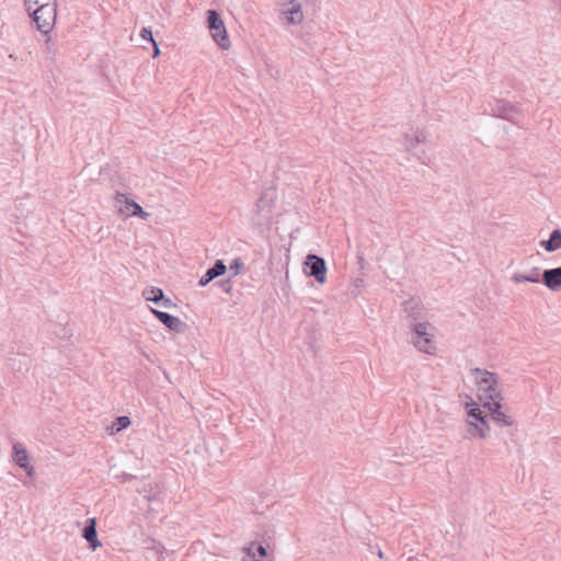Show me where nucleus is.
Instances as JSON below:
<instances>
[{
	"label": "nucleus",
	"instance_id": "obj_1",
	"mask_svg": "<svg viewBox=\"0 0 561 561\" xmlns=\"http://www.w3.org/2000/svg\"><path fill=\"white\" fill-rule=\"evenodd\" d=\"M471 374L478 386L479 399L490 411L492 420L500 426L512 425V417L502 411L503 397L499 388L497 375L481 368L471 369Z\"/></svg>",
	"mask_w": 561,
	"mask_h": 561
},
{
	"label": "nucleus",
	"instance_id": "obj_2",
	"mask_svg": "<svg viewBox=\"0 0 561 561\" xmlns=\"http://www.w3.org/2000/svg\"><path fill=\"white\" fill-rule=\"evenodd\" d=\"M411 343L423 353L433 354L436 350L434 327L427 322L411 323Z\"/></svg>",
	"mask_w": 561,
	"mask_h": 561
},
{
	"label": "nucleus",
	"instance_id": "obj_3",
	"mask_svg": "<svg viewBox=\"0 0 561 561\" xmlns=\"http://www.w3.org/2000/svg\"><path fill=\"white\" fill-rule=\"evenodd\" d=\"M276 199V192L270 187L262 192L255 205L253 222L257 227L267 226L272 220V210Z\"/></svg>",
	"mask_w": 561,
	"mask_h": 561
},
{
	"label": "nucleus",
	"instance_id": "obj_4",
	"mask_svg": "<svg viewBox=\"0 0 561 561\" xmlns=\"http://www.w3.org/2000/svg\"><path fill=\"white\" fill-rule=\"evenodd\" d=\"M57 2L48 3L47 5L34 7L28 14L32 16L36 24V28L47 35L56 22Z\"/></svg>",
	"mask_w": 561,
	"mask_h": 561
},
{
	"label": "nucleus",
	"instance_id": "obj_5",
	"mask_svg": "<svg viewBox=\"0 0 561 561\" xmlns=\"http://www.w3.org/2000/svg\"><path fill=\"white\" fill-rule=\"evenodd\" d=\"M207 26L214 41L220 46V48L227 50L231 44L226 31V26L220 14L216 10L207 11Z\"/></svg>",
	"mask_w": 561,
	"mask_h": 561
},
{
	"label": "nucleus",
	"instance_id": "obj_6",
	"mask_svg": "<svg viewBox=\"0 0 561 561\" xmlns=\"http://www.w3.org/2000/svg\"><path fill=\"white\" fill-rule=\"evenodd\" d=\"M305 273L313 277L319 284L327 280V264L323 257L309 253L304 262Z\"/></svg>",
	"mask_w": 561,
	"mask_h": 561
},
{
	"label": "nucleus",
	"instance_id": "obj_7",
	"mask_svg": "<svg viewBox=\"0 0 561 561\" xmlns=\"http://www.w3.org/2000/svg\"><path fill=\"white\" fill-rule=\"evenodd\" d=\"M153 316L170 331L175 333H184L186 324L178 317L158 309L150 308Z\"/></svg>",
	"mask_w": 561,
	"mask_h": 561
},
{
	"label": "nucleus",
	"instance_id": "obj_8",
	"mask_svg": "<svg viewBox=\"0 0 561 561\" xmlns=\"http://www.w3.org/2000/svg\"><path fill=\"white\" fill-rule=\"evenodd\" d=\"M115 199L118 204H125V209L121 208V211H127L128 216H136L144 220L148 219L150 216V214L144 210V208L138 203L129 199L126 194L117 193Z\"/></svg>",
	"mask_w": 561,
	"mask_h": 561
},
{
	"label": "nucleus",
	"instance_id": "obj_9",
	"mask_svg": "<svg viewBox=\"0 0 561 561\" xmlns=\"http://www.w3.org/2000/svg\"><path fill=\"white\" fill-rule=\"evenodd\" d=\"M244 556L241 561H264L267 558L266 547L261 542L251 541L244 549Z\"/></svg>",
	"mask_w": 561,
	"mask_h": 561
},
{
	"label": "nucleus",
	"instance_id": "obj_10",
	"mask_svg": "<svg viewBox=\"0 0 561 561\" xmlns=\"http://www.w3.org/2000/svg\"><path fill=\"white\" fill-rule=\"evenodd\" d=\"M13 459L20 468L25 470L28 477L34 474V468L28 462L27 451L21 443L13 445Z\"/></svg>",
	"mask_w": 561,
	"mask_h": 561
},
{
	"label": "nucleus",
	"instance_id": "obj_11",
	"mask_svg": "<svg viewBox=\"0 0 561 561\" xmlns=\"http://www.w3.org/2000/svg\"><path fill=\"white\" fill-rule=\"evenodd\" d=\"M82 537L88 541L89 547L94 551L102 546L98 538L96 518H89L82 529Z\"/></svg>",
	"mask_w": 561,
	"mask_h": 561
},
{
	"label": "nucleus",
	"instance_id": "obj_12",
	"mask_svg": "<svg viewBox=\"0 0 561 561\" xmlns=\"http://www.w3.org/2000/svg\"><path fill=\"white\" fill-rule=\"evenodd\" d=\"M542 283L547 288L552 291H558L561 289V266L545 270L542 275Z\"/></svg>",
	"mask_w": 561,
	"mask_h": 561
},
{
	"label": "nucleus",
	"instance_id": "obj_13",
	"mask_svg": "<svg viewBox=\"0 0 561 561\" xmlns=\"http://www.w3.org/2000/svg\"><path fill=\"white\" fill-rule=\"evenodd\" d=\"M403 312L412 321H417L423 318V308L421 301L417 298H410L403 302Z\"/></svg>",
	"mask_w": 561,
	"mask_h": 561
},
{
	"label": "nucleus",
	"instance_id": "obj_14",
	"mask_svg": "<svg viewBox=\"0 0 561 561\" xmlns=\"http://www.w3.org/2000/svg\"><path fill=\"white\" fill-rule=\"evenodd\" d=\"M289 3L291 7L287 10H284L282 14H284L285 20L288 24H299L304 20V13L301 10V4L296 2L295 0H290Z\"/></svg>",
	"mask_w": 561,
	"mask_h": 561
},
{
	"label": "nucleus",
	"instance_id": "obj_15",
	"mask_svg": "<svg viewBox=\"0 0 561 561\" xmlns=\"http://www.w3.org/2000/svg\"><path fill=\"white\" fill-rule=\"evenodd\" d=\"M492 112L494 116L513 122V114L518 113V108L502 101H497L495 106L492 107Z\"/></svg>",
	"mask_w": 561,
	"mask_h": 561
},
{
	"label": "nucleus",
	"instance_id": "obj_16",
	"mask_svg": "<svg viewBox=\"0 0 561 561\" xmlns=\"http://www.w3.org/2000/svg\"><path fill=\"white\" fill-rule=\"evenodd\" d=\"M542 248L547 252H554L561 248V230L554 229L548 240L541 241Z\"/></svg>",
	"mask_w": 561,
	"mask_h": 561
},
{
	"label": "nucleus",
	"instance_id": "obj_17",
	"mask_svg": "<svg viewBox=\"0 0 561 561\" xmlns=\"http://www.w3.org/2000/svg\"><path fill=\"white\" fill-rule=\"evenodd\" d=\"M511 279L514 283L528 282L534 284H537L542 280L538 267H534L529 274L514 273Z\"/></svg>",
	"mask_w": 561,
	"mask_h": 561
},
{
	"label": "nucleus",
	"instance_id": "obj_18",
	"mask_svg": "<svg viewBox=\"0 0 561 561\" xmlns=\"http://www.w3.org/2000/svg\"><path fill=\"white\" fill-rule=\"evenodd\" d=\"M469 426L470 435H477L480 438H485L488 436V432L490 431L488 417L478 423L469 422Z\"/></svg>",
	"mask_w": 561,
	"mask_h": 561
},
{
	"label": "nucleus",
	"instance_id": "obj_19",
	"mask_svg": "<svg viewBox=\"0 0 561 561\" xmlns=\"http://www.w3.org/2000/svg\"><path fill=\"white\" fill-rule=\"evenodd\" d=\"M227 266L222 260H217L214 265L206 271L208 277L214 280L216 277L221 276L226 273Z\"/></svg>",
	"mask_w": 561,
	"mask_h": 561
},
{
	"label": "nucleus",
	"instance_id": "obj_20",
	"mask_svg": "<svg viewBox=\"0 0 561 561\" xmlns=\"http://www.w3.org/2000/svg\"><path fill=\"white\" fill-rule=\"evenodd\" d=\"M149 293L150 295H147V291H144V297L146 298V300L151 301L156 305H160L164 297L163 290L159 287H151Z\"/></svg>",
	"mask_w": 561,
	"mask_h": 561
},
{
	"label": "nucleus",
	"instance_id": "obj_21",
	"mask_svg": "<svg viewBox=\"0 0 561 561\" xmlns=\"http://www.w3.org/2000/svg\"><path fill=\"white\" fill-rule=\"evenodd\" d=\"M130 425V419L126 415L118 416L111 425V434L118 433Z\"/></svg>",
	"mask_w": 561,
	"mask_h": 561
},
{
	"label": "nucleus",
	"instance_id": "obj_22",
	"mask_svg": "<svg viewBox=\"0 0 561 561\" xmlns=\"http://www.w3.org/2000/svg\"><path fill=\"white\" fill-rule=\"evenodd\" d=\"M467 414L470 419H473L477 422L486 419V415L483 414V412L480 410L479 405L476 402H472L471 404L467 405Z\"/></svg>",
	"mask_w": 561,
	"mask_h": 561
},
{
	"label": "nucleus",
	"instance_id": "obj_23",
	"mask_svg": "<svg viewBox=\"0 0 561 561\" xmlns=\"http://www.w3.org/2000/svg\"><path fill=\"white\" fill-rule=\"evenodd\" d=\"M425 138L426 137H425L423 131L416 133L415 136L413 138H411V139L407 137V149L408 150H412L419 144L425 141Z\"/></svg>",
	"mask_w": 561,
	"mask_h": 561
},
{
	"label": "nucleus",
	"instance_id": "obj_24",
	"mask_svg": "<svg viewBox=\"0 0 561 561\" xmlns=\"http://www.w3.org/2000/svg\"><path fill=\"white\" fill-rule=\"evenodd\" d=\"M54 2H57V1L56 0H24V4H25L27 12H31V10L34 7L43 5V4L47 5L48 3H54Z\"/></svg>",
	"mask_w": 561,
	"mask_h": 561
},
{
	"label": "nucleus",
	"instance_id": "obj_25",
	"mask_svg": "<svg viewBox=\"0 0 561 561\" xmlns=\"http://www.w3.org/2000/svg\"><path fill=\"white\" fill-rule=\"evenodd\" d=\"M244 268V263L240 257L233 259L229 266V271L232 273L233 276L238 275L241 271Z\"/></svg>",
	"mask_w": 561,
	"mask_h": 561
},
{
	"label": "nucleus",
	"instance_id": "obj_26",
	"mask_svg": "<svg viewBox=\"0 0 561 561\" xmlns=\"http://www.w3.org/2000/svg\"><path fill=\"white\" fill-rule=\"evenodd\" d=\"M413 550L404 551L402 557L407 556L408 561H427L428 557L426 554H412Z\"/></svg>",
	"mask_w": 561,
	"mask_h": 561
},
{
	"label": "nucleus",
	"instance_id": "obj_27",
	"mask_svg": "<svg viewBox=\"0 0 561 561\" xmlns=\"http://www.w3.org/2000/svg\"><path fill=\"white\" fill-rule=\"evenodd\" d=\"M140 36H141V38L149 41L150 43L154 42L153 36H152V31L150 27H144L140 31Z\"/></svg>",
	"mask_w": 561,
	"mask_h": 561
},
{
	"label": "nucleus",
	"instance_id": "obj_28",
	"mask_svg": "<svg viewBox=\"0 0 561 561\" xmlns=\"http://www.w3.org/2000/svg\"><path fill=\"white\" fill-rule=\"evenodd\" d=\"M211 282V278L205 273L198 280L201 287L207 286Z\"/></svg>",
	"mask_w": 561,
	"mask_h": 561
},
{
	"label": "nucleus",
	"instance_id": "obj_29",
	"mask_svg": "<svg viewBox=\"0 0 561 561\" xmlns=\"http://www.w3.org/2000/svg\"><path fill=\"white\" fill-rule=\"evenodd\" d=\"M219 284L227 294H229L231 291L230 279L221 280V282H219Z\"/></svg>",
	"mask_w": 561,
	"mask_h": 561
},
{
	"label": "nucleus",
	"instance_id": "obj_30",
	"mask_svg": "<svg viewBox=\"0 0 561 561\" xmlns=\"http://www.w3.org/2000/svg\"><path fill=\"white\" fill-rule=\"evenodd\" d=\"M45 46H46V51H47L48 54H54V47H53L54 45H53V43H51V38H50V37H47V38L45 39Z\"/></svg>",
	"mask_w": 561,
	"mask_h": 561
},
{
	"label": "nucleus",
	"instance_id": "obj_31",
	"mask_svg": "<svg viewBox=\"0 0 561 561\" xmlns=\"http://www.w3.org/2000/svg\"><path fill=\"white\" fill-rule=\"evenodd\" d=\"M162 307L164 308H172V307H175V305L172 302V300L170 298H167L165 296L163 297V300L161 301L160 304Z\"/></svg>",
	"mask_w": 561,
	"mask_h": 561
},
{
	"label": "nucleus",
	"instance_id": "obj_32",
	"mask_svg": "<svg viewBox=\"0 0 561 561\" xmlns=\"http://www.w3.org/2000/svg\"><path fill=\"white\" fill-rule=\"evenodd\" d=\"M151 44L153 45V48H154L153 57L159 56L160 49H159L158 43L154 41Z\"/></svg>",
	"mask_w": 561,
	"mask_h": 561
},
{
	"label": "nucleus",
	"instance_id": "obj_33",
	"mask_svg": "<svg viewBox=\"0 0 561 561\" xmlns=\"http://www.w3.org/2000/svg\"><path fill=\"white\" fill-rule=\"evenodd\" d=\"M557 4V7L559 8V11L561 13V0H553Z\"/></svg>",
	"mask_w": 561,
	"mask_h": 561
}]
</instances>
